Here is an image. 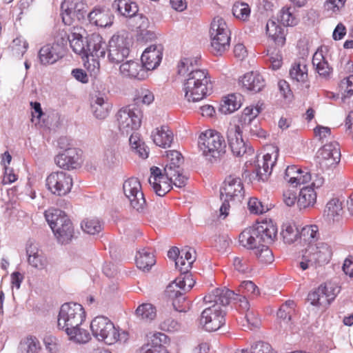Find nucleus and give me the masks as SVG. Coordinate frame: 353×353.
Wrapping results in <instances>:
<instances>
[{
  "mask_svg": "<svg viewBox=\"0 0 353 353\" xmlns=\"http://www.w3.org/2000/svg\"><path fill=\"white\" fill-rule=\"evenodd\" d=\"M115 117L120 132L128 135L141 127L143 113L139 108L128 105L121 108Z\"/></svg>",
  "mask_w": 353,
  "mask_h": 353,
  "instance_id": "9b49d317",
  "label": "nucleus"
},
{
  "mask_svg": "<svg viewBox=\"0 0 353 353\" xmlns=\"http://www.w3.org/2000/svg\"><path fill=\"white\" fill-rule=\"evenodd\" d=\"M159 326L161 330L167 332H176L181 328V323L170 316L162 321Z\"/></svg>",
  "mask_w": 353,
  "mask_h": 353,
  "instance_id": "e2e57ef3",
  "label": "nucleus"
},
{
  "mask_svg": "<svg viewBox=\"0 0 353 353\" xmlns=\"http://www.w3.org/2000/svg\"><path fill=\"white\" fill-rule=\"evenodd\" d=\"M239 294L245 296H256L259 294L258 287L251 281L241 282L238 288Z\"/></svg>",
  "mask_w": 353,
  "mask_h": 353,
  "instance_id": "bf43d9fd",
  "label": "nucleus"
},
{
  "mask_svg": "<svg viewBox=\"0 0 353 353\" xmlns=\"http://www.w3.org/2000/svg\"><path fill=\"white\" fill-rule=\"evenodd\" d=\"M81 31H85L81 28L73 27L70 34L66 32L61 33V43L63 44V48L68 41L72 50L78 54L85 56L86 51V42L83 41V37Z\"/></svg>",
  "mask_w": 353,
  "mask_h": 353,
  "instance_id": "aec40b11",
  "label": "nucleus"
},
{
  "mask_svg": "<svg viewBox=\"0 0 353 353\" xmlns=\"http://www.w3.org/2000/svg\"><path fill=\"white\" fill-rule=\"evenodd\" d=\"M81 227L85 233L91 235L99 234L103 229L102 223L98 219H86L81 222Z\"/></svg>",
  "mask_w": 353,
  "mask_h": 353,
  "instance_id": "603ef678",
  "label": "nucleus"
},
{
  "mask_svg": "<svg viewBox=\"0 0 353 353\" xmlns=\"http://www.w3.org/2000/svg\"><path fill=\"white\" fill-rule=\"evenodd\" d=\"M194 283L195 281L189 272L181 273L179 276L167 286V292L170 295H176L177 290H180L185 294L192 289Z\"/></svg>",
  "mask_w": 353,
  "mask_h": 353,
  "instance_id": "cd10ccee",
  "label": "nucleus"
},
{
  "mask_svg": "<svg viewBox=\"0 0 353 353\" xmlns=\"http://www.w3.org/2000/svg\"><path fill=\"white\" fill-rule=\"evenodd\" d=\"M85 7L83 0H63L61 10L64 24L70 26L75 19H83L86 12Z\"/></svg>",
  "mask_w": 353,
  "mask_h": 353,
  "instance_id": "a211bd4d",
  "label": "nucleus"
},
{
  "mask_svg": "<svg viewBox=\"0 0 353 353\" xmlns=\"http://www.w3.org/2000/svg\"><path fill=\"white\" fill-rule=\"evenodd\" d=\"M261 105H256V106L250 105L246 107L241 115L239 117L238 123L236 125H241L245 123L250 122L254 119H257V117L261 112Z\"/></svg>",
  "mask_w": 353,
  "mask_h": 353,
  "instance_id": "09e8293b",
  "label": "nucleus"
},
{
  "mask_svg": "<svg viewBox=\"0 0 353 353\" xmlns=\"http://www.w3.org/2000/svg\"><path fill=\"white\" fill-rule=\"evenodd\" d=\"M10 48L13 56L20 58L27 51L28 43L22 37H17L12 41Z\"/></svg>",
  "mask_w": 353,
  "mask_h": 353,
  "instance_id": "6e6d98bb",
  "label": "nucleus"
},
{
  "mask_svg": "<svg viewBox=\"0 0 353 353\" xmlns=\"http://www.w3.org/2000/svg\"><path fill=\"white\" fill-rule=\"evenodd\" d=\"M112 7L119 14L128 18L135 16L139 11L137 4L130 0H114Z\"/></svg>",
  "mask_w": 353,
  "mask_h": 353,
  "instance_id": "f704fd0d",
  "label": "nucleus"
},
{
  "mask_svg": "<svg viewBox=\"0 0 353 353\" xmlns=\"http://www.w3.org/2000/svg\"><path fill=\"white\" fill-rule=\"evenodd\" d=\"M167 336L158 332L152 336L151 341L141 347L142 353H169L165 347L162 345Z\"/></svg>",
  "mask_w": 353,
  "mask_h": 353,
  "instance_id": "c9c22d12",
  "label": "nucleus"
},
{
  "mask_svg": "<svg viewBox=\"0 0 353 353\" xmlns=\"http://www.w3.org/2000/svg\"><path fill=\"white\" fill-rule=\"evenodd\" d=\"M154 99L152 92L148 89L141 88L138 90L137 100L141 101L143 103L149 105Z\"/></svg>",
  "mask_w": 353,
  "mask_h": 353,
  "instance_id": "774afa93",
  "label": "nucleus"
},
{
  "mask_svg": "<svg viewBox=\"0 0 353 353\" xmlns=\"http://www.w3.org/2000/svg\"><path fill=\"white\" fill-rule=\"evenodd\" d=\"M234 295V291L223 288L214 289L204 296V302L212 304L201 315L200 323L206 331H216L225 324V312L221 307L229 305Z\"/></svg>",
  "mask_w": 353,
  "mask_h": 353,
  "instance_id": "f03ea898",
  "label": "nucleus"
},
{
  "mask_svg": "<svg viewBox=\"0 0 353 353\" xmlns=\"http://www.w3.org/2000/svg\"><path fill=\"white\" fill-rule=\"evenodd\" d=\"M266 33L279 46L284 45L285 42L283 29L274 21L269 20L266 24Z\"/></svg>",
  "mask_w": 353,
  "mask_h": 353,
  "instance_id": "a19ab883",
  "label": "nucleus"
},
{
  "mask_svg": "<svg viewBox=\"0 0 353 353\" xmlns=\"http://www.w3.org/2000/svg\"><path fill=\"white\" fill-rule=\"evenodd\" d=\"M198 145L202 154L211 163L217 161L225 153L226 143L223 137L213 130L201 133Z\"/></svg>",
  "mask_w": 353,
  "mask_h": 353,
  "instance_id": "423d86ee",
  "label": "nucleus"
},
{
  "mask_svg": "<svg viewBox=\"0 0 353 353\" xmlns=\"http://www.w3.org/2000/svg\"><path fill=\"white\" fill-rule=\"evenodd\" d=\"M332 256L330 246L324 242L309 245L303 251L299 266L303 270L327 263Z\"/></svg>",
  "mask_w": 353,
  "mask_h": 353,
  "instance_id": "1a4fd4ad",
  "label": "nucleus"
},
{
  "mask_svg": "<svg viewBox=\"0 0 353 353\" xmlns=\"http://www.w3.org/2000/svg\"><path fill=\"white\" fill-rule=\"evenodd\" d=\"M88 19L91 23L101 28H106L112 26L114 16L108 9L95 8L88 14Z\"/></svg>",
  "mask_w": 353,
  "mask_h": 353,
  "instance_id": "c756f323",
  "label": "nucleus"
},
{
  "mask_svg": "<svg viewBox=\"0 0 353 353\" xmlns=\"http://www.w3.org/2000/svg\"><path fill=\"white\" fill-rule=\"evenodd\" d=\"M341 157V152L338 143L330 142L320 148L316 157L317 165L322 170H327L336 165Z\"/></svg>",
  "mask_w": 353,
  "mask_h": 353,
  "instance_id": "f3484780",
  "label": "nucleus"
},
{
  "mask_svg": "<svg viewBox=\"0 0 353 353\" xmlns=\"http://www.w3.org/2000/svg\"><path fill=\"white\" fill-rule=\"evenodd\" d=\"M251 10L247 3L236 1L232 6V14L238 19L246 21L249 19Z\"/></svg>",
  "mask_w": 353,
  "mask_h": 353,
  "instance_id": "3c124183",
  "label": "nucleus"
},
{
  "mask_svg": "<svg viewBox=\"0 0 353 353\" xmlns=\"http://www.w3.org/2000/svg\"><path fill=\"white\" fill-rule=\"evenodd\" d=\"M319 234V228L316 225H305L299 232V237L309 245L312 244Z\"/></svg>",
  "mask_w": 353,
  "mask_h": 353,
  "instance_id": "4d7b16f0",
  "label": "nucleus"
},
{
  "mask_svg": "<svg viewBox=\"0 0 353 353\" xmlns=\"http://www.w3.org/2000/svg\"><path fill=\"white\" fill-rule=\"evenodd\" d=\"M107 46L103 38L98 34H92L86 38L87 48L85 56L88 59L92 58L94 72L99 70V62L97 59L105 58Z\"/></svg>",
  "mask_w": 353,
  "mask_h": 353,
  "instance_id": "dca6fc26",
  "label": "nucleus"
},
{
  "mask_svg": "<svg viewBox=\"0 0 353 353\" xmlns=\"http://www.w3.org/2000/svg\"><path fill=\"white\" fill-rule=\"evenodd\" d=\"M343 213L342 203L337 198L332 199L326 205L325 214L329 220L338 221Z\"/></svg>",
  "mask_w": 353,
  "mask_h": 353,
  "instance_id": "c03bdc74",
  "label": "nucleus"
},
{
  "mask_svg": "<svg viewBox=\"0 0 353 353\" xmlns=\"http://www.w3.org/2000/svg\"><path fill=\"white\" fill-rule=\"evenodd\" d=\"M123 190L131 207L139 213H144L146 210V201L139 179L131 177L125 180Z\"/></svg>",
  "mask_w": 353,
  "mask_h": 353,
  "instance_id": "ddd939ff",
  "label": "nucleus"
},
{
  "mask_svg": "<svg viewBox=\"0 0 353 353\" xmlns=\"http://www.w3.org/2000/svg\"><path fill=\"white\" fill-rule=\"evenodd\" d=\"M163 57V47L161 45H151L142 53L141 64L144 69L152 70L157 68L161 62Z\"/></svg>",
  "mask_w": 353,
  "mask_h": 353,
  "instance_id": "5701e85b",
  "label": "nucleus"
},
{
  "mask_svg": "<svg viewBox=\"0 0 353 353\" xmlns=\"http://www.w3.org/2000/svg\"><path fill=\"white\" fill-rule=\"evenodd\" d=\"M136 315L143 320L152 321L157 316V310L150 303H143L136 310Z\"/></svg>",
  "mask_w": 353,
  "mask_h": 353,
  "instance_id": "5fc2aeb1",
  "label": "nucleus"
},
{
  "mask_svg": "<svg viewBox=\"0 0 353 353\" xmlns=\"http://www.w3.org/2000/svg\"><path fill=\"white\" fill-rule=\"evenodd\" d=\"M172 183L174 185V177L161 179L157 181L156 183L151 184V185L157 195L163 196L171 190Z\"/></svg>",
  "mask_w": 353,
  "mask_h": 353,
  "instance_id": "de8ad7c7",
  "label": "nucleus"
},
{
  "mask_svg": "<svg viewBox=\"0 0 353 353\" xmlns=\"http://www.w3.org/2000/svg\"><path fill=\"white\" fill-rule=\"evenodd\" d=\"M94 336L107 345H113L118 341L127 340V332H119L114 323L106 316H98L90 323Z\"/></svg>",
  "mask_w": 353,
  "mask_h": 353,
  "instance_id": "0eeeda50",
  "label": "nucleus"
},
{
  "mask_svg": "<svg viewBox=\"0 0 353 353\" xmlns=\"http://www.w3.org/2000/svg\"><path fill=\"white\" fill-rule=\"evenodd\" d=\"M196 260V252L194 249L185 247L181 250V254L176 259V268L181 273L190 272L192 265Z\"/></svg>",
  "mask_w": 353,
  "mask_h": 353,
  "instance_id": "2f4dec72",
  "label": "nucleus"
},
{
  "mask_svg": "<svg viewBox=\"0 0 353 353\" xmlns=\"http://www.w3.org/2000/svg\"><path fill=\"white\" fill-rule=\"evenodd\" d=\"M28 262L33 268L42 270L47 265V261L37 245L31 243L26 248Z\"/></svg>",
  "mask_w": 353,
  "mask_h": 353,
  "instance_id": "72a5a7b5",
  "label": "nucleus"
},
{
  "mask_svg": "<svg viewBox=\"0 0 353 353\" xmlns=\"http://www.w3.org/2000/svg\"><path fill=\"white\" fill-rule=\"evenodd\" d=\"M132 41L125 32L114 34L109 41L107 58L112 64H119L130 54Z\"/></svg>",
  "mask_w": 353,
  "mask_h": 353,
  "instance_id": "f8f14e48",
  "label": "nucleus"
},
{
  "mask_svg": "<svg viewBox=\"0 0 353 353\" xmlns=\"http://www.w3.org/2000/svg\"><path fill=\"white\" fill-rule=\"evenodd\" d=\"M119 70L123 77L130 79L142 80L147 76L143 65L138 61H127L120 65Z\"/></svg>",
  "mask_w": 353,
  "mask_h": 353,
  "instance_id": "c85d7f7f",
  "label": "nucleus"
},
{
  "mask_svg": "<svg viewBox=\"0 0 353 353\" xmlns=\"http://www.w3.org/2000/svg\"><path fill=\"white\" fill-rule=\"evenodd\" d=\"M82 151L79 148H70L54 157L57 166L65 170H72L80 167Z\"/></svg>",
  "mask_w": 353,
  "mask_h": 353,
  "instance_id": "6ab92c4d",
  "label": "nucleus"
},
{
  "mask_svg": "<svg viewBox=\"0 0 353 353\" xmlns=\"http://www.w3.org/2000/svg\"><path fill=\"white\" fill-rule=\"evenodd\" d=\"M243 133L251 139H265L268 136L258 119L248 123L244 121L241 125H231L227 131L228 142L232 152L237 157L243 156L248 152V147L242 138ZM248 150H252L250 148Z\"/></svg>",
  "mask_w": 353,
  "mask_h": 353,
  "instance_id": "20e7f679",
  "label": "nucleus"
},
{
  "mask_svg": "<svg viewBox=\"0 0 353 353\" xmlns=\"http://www.w3.org/2000/svg\"><path fill=\"white\" fill-rule=\"evenodd\" d=\"M65 52L63 44L57 40L52 44L43 46L39 51V59L41 64H53L61 58Z\"/></svg>",
  "mask_w": 353,
  "mask_h": 353,
  "instance_id": "412c9836",
  "label": "nucleus"
},
{
  "mask_svg": "<svg viewBox=\"0 0 353 353\" xmlns=\"http://www.w3.org/2000/svg\"><path fill=\"white\" fill-rule=\"evenodd\" d=\"M323 184V180L319 179L316 183L313 182L310 185L301 189L297 205L300 210L312 207L316 201V192L314 187L319 188Z\"/></svg>",
  "mask_w": 353,
  "mask_h": 353,
  "instance_id": "393cba45",
  "label": "nucleus"
},
{
  "mask_svg": "<svg viewBox=\"0 0 353 353\" xmlns=\"http://www.w3.org/2000/svg\"><path fill=\"white\" fill-rule=\"evenodd\" d=\"M91 107L96 118L104 119L108 117L111 105L103 97H97Z\"/></svg>",
  "mask_w": 353,
  "mask_h": 353,
  "instance_id": "79ce46f5",
  "label": "nucleus"
},
{
  "mask_svg": "<svg viewBox=\"0 0 353 353\" xmlns=\"http://www.w3.org/2000/svg\"><path fill=\"white\" fill-rule=\"evenodd\" d=\"M136 264L138 268L149 270L155 264L153 253L148 248H143L137 252L136 255Z\"/></svg>",
  "mask_w": 353,
  "mask_h": 353,
  "instance_id": "ea45409f",
  "label": "nucleus"
},
{
  "mask_svg": "<svg viewBox=\"0 0 353 353\" xmlns=\"http://www.w3.org/2000/svg\"><path fill=\"white\" fill-rule=\"evenodd\" d=\"M223 184L220 190L221 199L223 201L220 207V216H223L225 219L228 215L229 201L241 202L244 197L245 190L242 180L239 177L228 176Z\"/></svg>",
  "mask_w": 353,
  "mask_h": 353,
  "instance_id": "6e6552de",
  "label": "nucleus"
},
{
  "mask_svg": "<svg viewBox=\"0 0 353 353\" xmlns=\"http://www.w3.org/2000/svg\"><path fill=\"white\" fill-rule=\"evenodd\" d=\"M46 186L53 194L59 196H65L71 190L72 179L65 172H53L46 178Z\"/></svg>",
  "mask_w": 353,
  "mask_h": 353,
  "instance_id": "2eb2a0df",
  "label": "nucleus"
},
{
  "mask_svg": "<svg viewBox=\"0 0 353 353\" xmlns=\"http://www.w3.org/2000/svg\"><path fill=\"white\" fill-rule=\"evenodd\" d=\"M21 347L23 349L22 353H39L41 350L39 340L32 336L27 337L23 343H21Z\"/></svg>",
  "mask_w": 353,
  "mask_h": 353,
  "instance_id": "13d9d810",
  "label": "nucleus"
},
{
  "mask_svg": "<svg viewBox=\"0 0 353 353\" xmlns=\"http://www.w3.org/2000/svg\"><path fill=\"white\" fill-rule=\"evenodd\" d=\"M336 289L332 286L321 285L316 290L308 294L307 299L313 305L326 306L335 299Z\"/></svg>",
  "mask_w": 353,
  "mask_h": 353,
  "instance_id": "4be33fe9",
  "label": "nucleus"
},
{
  "mask_svg": "<svg viewBox=\"0 0 353 353\" xmlns=\"http://www.w3.org/2000/svg\"><path fill=\"white\" fill-rule=\"evenodd\" d=\"M44 215L58 242L61 244L69 243L74 236V227L65 212L57 208H50Z\"/></svg>",
  "mask_w": 353,
  "mask_h": 353,
  "instance_id": "39448f33",
  "label": "nucleus"
},
{
  "mask_svg": "<svg viewBox=\"0 0 353 353\" xmlns=\"http://www.w3.org/2000/svg\"><path fill=\"white\" fill-rule=\"evenodd\" d=\"M176 295H170L167 292V288L165 290V295L172 301V305L176 312H185L189 309V303L186 301L185 293L178 290Z\"/></svg>",
  "mask_w": 353,
  "mask_h": 353,
  "instance_id": "a18cd8bd",
  "label": "nucleus"
},
{
  "mask_svg": "<svg viewBox=\"0 0 353 353\" xmlns=\"http://www.w3.org/2000/svg\"><path fill=\"white\" fill-rule=\"evenodd\" d=\"M295 303L294 301L288 300L283 303L277 312V316L279 319L284 321H290L292 314L294 312Z\"/></svg>",
  "mask_w": 353,
  "mask_h": 353,
  "instance_id": "052dcab7",
  "label": "nucleus"
},
{
  "mask_svg": "<svg viewBox=\"0 0 353 353\" xmlns=\"http://www.w3.org/2000/svg\"><path fill=\"white\" fill-rule=\"evenodd\" d=\"M307 66L304 61L294 63L290 69V77L293 81L304 83L307 81Z\"/></svg>",
  "mask_w": 353,
  "mask_h": 353,
  "instance_id": "58836bf2",
  "label": "nucleus"
},
{
  "mask_svg": "<svg viewBox=\"0 0 353 353\" xmlns=\"http://www.w3.org/2000/svg\"><path fill=\"white\" fill-rule=\"evenodd\" d=\"M254 255L258 260L264 264H270L274 261V255L272 250L264 244H260L254 250Z\"/></svg>",
  "mask_w": 353,
  "mask_h": 353,
  "instance_id": "864d4df0",
  "label": "nucleus"
},
{
  "mask_svg": "<svg viewBox=\"0 0 353 353\" xmlns=\"http://www.w3.org/2000/svg\"><path fill=\"white\" fill-rule=\"evenodd\" d=\"M248 207L250 212L255 214H262L268 210L267 207L264 206L256 198H250L248 203Z\"/></svg>",
  "mask_w": 353,
  "mask_h": 353,
  "instance_id": "0e129e2a",
  "label": "nucleus"
},
{
  "mask_svg": "<svg viewBox=\"0 0 353 353\" xmlns=\"http://www.w3.org/2000/svg\"><path fill=\"white\" fill-rule=\"evenodd\" d=\"M152 137L157 145L163 148L170 147L173 141V133L168 126L157 128L156 132L152 133Z\"/></svg>",
  "mask_w": 353,
  "mask_h": 353,
  "instance_id": "e433bc0d",
  "label": "nucleus"
},
{
  "mask_svg": "<svg viewBox=\"0 0 353 353\" xmlns=\"http://www.w3.org/2000/svg\"><path fill=\"white\" fill-rule=\"evenodd\" d=\"M242 96L240 94H229L221 104V111L224 114H230L241 106Z\"/></svg>",
  "mask_w": 353,
  "mask_h": 353,
  "instance_id": "37998d69",
  "label": "nucleus"
},
{
  "mask_svg": "<svg viewBox=\"0 0 353 353\" xmlns=\"http://www.w3.org/2000/svg\"><path fill=\"white\" fill-rule=\"evenodd\" d=\"M299 230L294 224L284 223L282 226L281 235L285 243L291 244L299 238Z\"/></svg>",
  "mask_w": 353,
  "mask_h": 353,
  "instance_id": "8fccbe9b",
  "label": "nucleus"
},
{
  "mask_svg": "<svg viewBox=\"0 0 353 353\" xmlns=\"http://www.w3.org/2000/svg\"><path fill=\"white\" fill-rule=\"evenodd\" d=\"M253 226L260 244H271L276 239L277 228L271 221L257 222Z\"/></svg>",
  "mask_w": 353,
  "mask_h": 353,
  "instance_id": "b1692460",
  "label": "nucleus"
},
{
  "mask_svg": "<svg viewBox=\"0 0 353 353\" xmlns=\"http://www.w3.org/2000/svg\"><path fill=\"white\" fill-rule=\"evenodd\" d=\"M341 90L343 91L345 97H350L353 95V75H349L344 78L340 84Z\"/></svg>",
  "mask_w": 353,
  "mask_h": 353,
  "instance_id": "338daca9",
  "label": "nucleus"
},
{
  "mask_svg": "<svg viewBox=\"0 0 353 353\" xmlns=\"http://www.w3.org/2000/svg\"><path fill=\"white\" fill-rule=\"evenodd\" d=\"M347 0H326L324 9L330 15L338 14L344 8Z\"/></svg>",
  "mask_w": 353,
  "mask_h": 353,
  "instance_id": "680f3d73",
  "label": "nucleus"
},
{
  "mask_svg": "<svg viewBox=\"0 0 353 353\" xmlns=\"http://www.w3.org/2000/svg\"><path fill=\"white\" fill-rule=\"evenodd\" d=\"M167 157L169 163L165 166L163 171L170 177H174V185L181 188L185 186L188 177L181 172V165L183 163V158L180 152L176 150H170Z\"/></svg>",
  "mask_w": 353,
  "mask_h": 353,
  "instance_id": "4468645a",
  "label": "nucleus"
},
{
  "mask_svg": "<svg viewBox=\"0 0 353 353\" xmlns=\"http://www.w3.org/2000/svg\"><path fill=\"white\" fill-rule=\"evenodd\" d=\"M212 52L221 55L230 47V34L225 21L220 17L214 18L210 27Z\"/></svg>",
  "mask_w": 353,
  "mask_h": 353,
  "instance_id": "9d476101",
  "label": "nucleus"
},
{
  "mask_svg": "<svg viewBox=\"0 0 353 353\" xmlns=\"http://www.w3.org/2000/svg\"><path fill=\"white\" fill-rule=\"evenodd\" d=\"M312 65L319 76L325 80L330 79L333 68L323 56L322 51H316L312 58Z\"/></svg>",
  "mask_w": 353,
  "mask_h": 353,
  "instance_id": "7c9ffc66",
  "label": "nucleus"
},
{
  "mask_svg": "<svg viewBox=\"0 0 353 353\" xmlns=\"http://www.w3.org/2000/svg\"><path fill=\"white\" fill-rule=\"evenodd\" d=\"M239 242L243 247L254 250L260 245L254 226L245 228L239 236Z\"/></svg>",
  "mask_w": 353,
  "mask_h": 353,
  "instance_id": "4c0bfd02",
  "label": "nucleus"
},
{
  "mask_svg": "<svg viewBox=\"0 0 353 353\" xmlns=\"http://www.w3.org/2000/svg\"><path fill=\"white\" fill-rule=\"evenodd\" d=\"M279 20L285 26H294L299 21L295 14V8L292 7L283 8L280 12Z\"/></svg>",
  "mask_w": 353,
  "mask_h": 353,
  "instance_id": "49530a36",
  "label": "nucleus"
},
{
  "mask_svg": "<svg viewBox=\"0 0 353 353\" xmlns=\"http://www.w3.org/2000/svg\"><path fill=\"white\" fill-rule=\"evenodd\" d=\"M285 180L294 186L303 184L311 180V174L306 170H302L296 165L288 166L284 176Z\"/></svg>",
  "mask_w": 353,
  "mask_h": 353,
  "instance_id": "bb28decb",
  "label": "nucleus"
},
{
  "mask_svg": "<svg viewBox=\"0 0 353 353\" xmlns=\"http://www.w3.org/2000/svg\"><path fill=\"white\" fill-rule=\"evenodd\" d=\"M240 83L244 90L252 93H258L262 91L266 85L263 76L254 72L245 74L240 80Z\"/></svg>",
  "mask_w": 353,
  "mask_h": 353,
  "instance_id": "a878e982",
  "label": "nucleus"
},
{
  "mask_svg": "<svg viewBox=\"0 0 353 353\" xmlns=\"http://www.w3.org/2000/svg\"><path fill=\"white\" fill-rule=\"evenodd\" d=\"M244 318L247 323L248 328L250 330L259 327L261 324L259 318L253 310L245 312Z\"/></svg>",
  "mask_w": 353,
  "mask_h": 353,
  "instance_id": "69168bd1",
  "label": "nucleus"
},
{
  "mask_svg": "<svg viewBox=\"0 0 353 353\" xmlns=\"http://www.w3.org/2000/svg\"><path fill=\"white\" fill-rule=\"evenodd\" d=\"M85 319V313L81 305L65 303L60 308L57 327L63 330L70 340L79 343H85L91 337L86 330L81 327Z\"/></svg>",
  "mask_w": 353,
  "mask_h": 353,
  "instance_id": "7ed1b4c3",
  "label": "nucleus"
},
{
  "mask_svg": "<svg viewBox=\"0 0 353 353\" xmlns=\"http://www.w3.org/2000/svg\"><path fill=\"white\" fill-rule=\"evenodd\" d=\"M198 57H184L178 63L177 73L183 82L185 99L197 102L210 94L212 87L207 70L199 69Z\"/></svg>",
  "mask_w": 353,
  "mask_h": 353,
  "instance_id": "f257e3e1",
  "label": "nucleus"
},
{
  "mask_svg": "<svg viewBox=\"0 0 353 353\" xmlns=\"http://www.w3.org/2000/svg\"><path fill=\"white\" fill-rule=\"evenodd\" d=\"M274 161L272 160V155L266 154L262 159L257 161V165L255 169L256 177L259 181H266L272 173Z\"/></svg>",
  "mask_w": 353,
  "mask_h": 353,
  "instance_id": "473e14b6",
  "label": "nucleus"
}]
</instances>
